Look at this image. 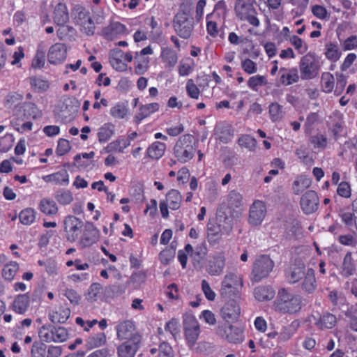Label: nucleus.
Masks as SVG:
<instances>
[{
	"mask_svg": "<svg viewBox=\"0 0 357 357\" xmlns=\"http://www.w3.org/2000/svg\"><path fill=\"white\" fill-rule=\"evenodd\" d=\"M75 20L77 23L82 27L84 33L88 36H91L94 33L96 26L89 12L82 9L78 13Z\"/></svg>",
	"mask_w": 357,
	"mask_h": 357,
	"instance_id": "17",
	"label": "nucleus"
},
{
	"mask_svg": "<svg viewBox=\"0 0 357 357\" xmlns=\"http://www.w3.org/2000/svg\"><path fill=\"white\" fill-rule=\"evenodd\" d=\"M222 231L220 225L215 223H208L207 225V238L211 245L218 243L222 237Z\"/></svg>",
	"mask_w": 357,
	"mask_h": 357,
	"instance_id": "32",
	"label": "nucleus"
},
{
	"mask_svg": "<svg viewBox=\"0 0 357 357\" xmlns=\"http://www.w3.org/2000/svg\"><path fill=\"white\" fill-rule=\"evenodd\" d=\"M226 259L224 255L218 254L208 260L206 265L207 273L212 276H218L222 273L225 266Z\"/></svg>",
	"mask_w": 357,
	"mask_h": 357,
	"instance_id": "15",
	"label": "nucleus"
},
{
	"mask_svg": "<svg viewBox=\"0 0 357 357\" xmlns=\"http://www.w3.org/2000/svg\"><path fill=\"white\" fill-rule=\"evenodd\" d=\"M301 280V289L305 293L312 294L317 288L314 270L312 268H307L306 273Z\"/></svg>",
	"mask_w": 357,
	"mask_h": 357,
	"instance_id": "24",
	"label": "nucleus"
},
{
	"mask_svg": "<svg viewBox=\"0 0 357 357\" xmlns=\"http://www.w3.org/2000/svg\"><path fill=\"white\" fill-rule=\"evenodd\" d=\"M311 184L312 181L310 178L305 175H300L296 177L292 183V191L294 194L298 195L310 188Z\"/></svg>",
	"mask_w": 357,
	"mask_h": 357,
	"instance_id": "33",
	"label": "nucleus"
},
{
	"mask_svg": "<svg viewBox=\"0 0 357 357\" xmlns=\"http://www.w3.org/2000/svg\"><path fill=\"white\" fill-rule=\"evenodd\" d=\"M269 114L272 121L276 122L281 120L284 116L282 106L278 102H273L269 105Z\"/></svg>",
	"mask_w": 357,
	"mask_h": 357,
	"instance_id": "46",
	"label": "nucleus"
},
{
	"mask_svg": "<svg viewBox=\"0 0 357 357\" xmlns=\"http://www.w3.org/2000/svg\"><path fill=\"white\" fill-rule=\"evenodd\" d=\"M336 76L337 83L334 93L335 96H338L342 93L344 87L346 86L347 83V77L342 73L336 74Z\"/></svg>",
	"mask_w": 357,
	"mask_h": 357,
	"instance_id": "60",
	"label": "nucleus"
},
{
	"mask_svg": "<svg viewBox=\"0 0 357 357\" xmlns=\"http://www.w3.org/2000/svg\"><path fill=\"white\" fill-rule=\"evenodd\" d=\"M185 251L192 258V261L197 263H199L207 254V248L204 243L197 245L195 250L190 244H187L185 245Z\"/></svg>",
	"mask_w": 357,
	"mask_h": 357,
	"instance_id": "30",
	"label": "nucleus"
},
{
	"mask_svg": "<svg viewBox=\"0 0 357 357\" xmlns=\"http://www.w3.org/2000/svg\"><path fill=\"white\" fill-rule=\"evenodd\" d=\"M321 62L319 56L309 52L303 56L299 62V70L302 79H312L316 77L320 70Z\"/></svg>",
	"mask_w": 357,
	"mask_h": 357,
	"instance_id": "3",
	"label": "nucleus"
},
{
	"mask_svg": "<svg viewBox=\"0 0 357 357\" xmlns=\"http://www.w3.org/2000/svg\"><path fill=\"white\" fill-rule=\"evenodd\" d=\"M160 105L157 102L142 105L139 108V112L134 116V122L136 124H139L143 119L158 111Z\"/></svg>",
	"mask_w": 357,
	"mask_h": 357,
	"instance_id": "25",
	"label": "nucleus"
},
{
	"mask_svg": "<svg viewBox=\"0 0 357 357\" xmlns=\"http://www.w3.org/2000/svg\"><path fill=\"white\" fill-rule=\"evenodd\" d=\"M175 256V250L172 248H167L160 253V259L163 264H168Z\"/></svg>",
	"mask_w": 357,
	"mask_h": 357,
	"instance_id": "62",
	"label": "nucleus"
},
{
	"mask_svg": "<svg viewBox=\"0 0 357 357\" xmlns=\"http://www.w3.org/2000/svg\"><path fill=\"white\" fill-rule=\"evenodd\" d=\"M326 57L331 61H337L342 55L337 44L329 43L326 45Z\"/></svg>",
	"mask_w": 357,
	"mask_h": 357,
	"instance_id": "41",
	"label": "nucleus"
},
{
	"mask_svg": "<svg viewBox=\"0 0 357 357\" xmlns=\"http://www.w3.org/2000/svg\"><path fill=\"white\" fill-rule=\"evenodd\" d=\"M183 328L187 344L192 347L196 343L199 333V324L192 314L185 313L183 317Z\"/></svg>",
	"mask_w": 357,
	"mask_h": 357,
	"instance_id": "7",
	"label": "nucleus"
},
{
	"mask_svg": "<svg viewBox=\"0 0 357 357\" xmlns=\"http://www.w3.org/2000/svg\"><path fill=\"white\" fill-rule=\"evenodd\" d=\"M54 198L61 205L70 204L73 200L72 192L66 189L58 190L55 192Z\"/></svg>",
	"mask_w": 357,
	"mask_h": 357,
	"instance_id": "43",
	"label": "nucleus"
},
{
	"mask_svg": "<svg viewBox=\"0 0 357 357\" xmlns=\"http://www.w3.org/2000/svg\"><path fill=\"white\" fill-rule=\"evenodd\" d=\"M103 287L99 283H93L89 287L86 299L90 301H96L99 298H102Z\"/></svg>",
	"mask_w": 357,
	"mask_h": 357,
	"instance_id": "40",
	"label": "nucleus"
},
{
	"mask_svg": "<svg viewBox=\"0 0 357 357\" xmlns=\"http://www.w3.org/2000/svg\"><path fill=\"white\" fill-rule=\"evenodd\" d=\"M173 26L181 38L188 39L193 31L194 19L185 12H179L174 17Z\"/></svg>",
	"mask_w": 357,
	"mask_h": 357,
	"instance_id": "6",
	"label": "nucleus"
},
{
	"mask_svg": "<svg viewBox=\"0 0 357 357\" xmlns=\"http://www.w3.org/2000/svg\"><path fill=\"white\" fill-rule=\"evenodd\" d=\"M266 207L264 202L256 200L250 208L249 222L254 226L259 225L264 219Z\"/></svg>",
	"mask_w": 357,
	"mask_h": 357,
	"instance_id": "12",
	"label": "nucleus"
},
{
	"mask_svg": "<svg viewBox=\"0 0 357 357\" xmlns=\"http://www.w3.org/2000/svg\"><path fill=\"white\" fill-rule=\"evenodd\" d=\"M172 210H177L180 208L182 196L177 190L172 189L166 195L165 200Z\"/></svg>",
	"mask_w": 357,
	"mask_h": 357,
	"instance_id": "36",
	"label": "nucleus"
},
{
	"mask_svg": "<svg viewBox=\"0 0 357 357\" xmlns=\"http://www.w3.org/2000/svg\"><path fill=\"white\" fill-rule=\"evenodd\" d=\"M158 357H174V351L168 342H162L160 344Z\"/></svg>",
	"mask_w": 357,
	"mask_h": 357,
	"instance_id": "64",
	"label": "nucleus"
},
{
	"mask_svg": "<svg viewBox=\"0 0 357 357\" xmlns=\"http://www.w3.org/2000/svg\"><path fill=\"white\" fill-rule=\"evenodd\" d=\"M114 134L112 126L105 124L101 127L98 132V137L100 142H106Z\"/></svg>",
	"mask_w": 357,
	"mask_h": 357,
	"instance_id": "50",
	"label": "nucleus"
},
{
	"mask_svg": "<svg viewBox=\"0 0 357 357\" xmlns=\"http://www.w3.org/2000/svg\"><path fill=\"white\" fill-rule=\"evenodd\" d=\"M64 231L68 241H75L82 232L84 222L73 215L67 216L64 221Z\"/></svg>",
	"mask_w": 357,
	"mask_h": 357,
	"instance_id": "9",
	"label": "nucleus"
},
{
	"mask_svg": "<svg viewBox=\"0 0 357 357\" xmlns=\"http://www.w3.org/2000/svg\"><path fill=\"white\" fill-rule=\"evenodd\" d=\"M273 307L276 312L282 314H296L302 308L301 297L282 288L278 291Z\"/></svg>",
	"mask_w": 357,
	"mask_h": 357,
	"instance_id": "1",
	"label": "nucleus"
},
{
	"mask_svg": "<svg viewBox=\"0 0 357 357\" xmlns=\"http://www.w3.org/2000/svg\"><path fill=\"white\" fill-rule=\"evenodd\" d=\"M100 236L99 230L91 222H86L79 245L82 248H86L96 243Z\"/></svg>",
	"mask_w": 357,
	"mask_h": 357,
	"instance_id": "14",
	"label": "nucleus"
},
{
	"mask_svg": "<svg viewBox=\"0 0 357 357\" xmlns=\"http://www.w3.org/2000/svg\"><path fill=\"white\" fill-rule=\"evenodd\" d=\"M227 11L226 2L224 0H220L216 3L212 13H213V16L225 20Z\"/></svg>",
	"mask_w": 357,
	"mask_h": 357,
	"instance_id": "59",
	"label": "nucleus"
},
{
	"mask_svg": "<svg viewBox=\"0 0 357 357\" xmlns=\"http://www.w3.org/2000/svg\"><path fill=\"white\" fill-rule=\"evenodd\" d=\"M290 42L299 54H304L307 51V45L298 36L295 35L292 36L290 38Z\"/></svg>",
	"mask_w": 357,
	"mask_h": 357,
	"instance_id": "55",
	"label": "nucleus"
},
{
	"mask_svg": "<svg viewBox=\"0 0 357 357\" xmlns=\"http://www.w3.org/2000/svg\"><path fill=\"white\" fill-rule=\"evenodd\" d=\"M267 84L266 79L262 75H255L250 77L248 85L252 90L257 91V87L259 86H264Z\"/></svg>",
	"mask_w": 357,
	"mask_h": 357,
	"instance_id": "58",
	"label": "nucleus"
},
{
	"mask_svg": "<svg viewBox=\"0 0 357 357\" xmlns=\"http://www.w3.org/2000/svg\"><path fill=\"white\" fill-rule=\"evenodd\" d=\"M238 143L240 146L245 147L250 151H254L257 146L256 139L248 135H242L239 137Z\"/></svg>",
	"mask_w": 357,
	"mask_h": 357,
	"instance_id": "52",
	"label": "nucleus"
},
{
	"mask_svg": "<svg viewBox=\"0 0 357 357\" xmlns=\"http://www.w3.org/2000/svg\"><path fill=\"white\" fill-rule=\"evenodd\" d=\"M24 102L22 95L13 92L6 96L5 106L8 109H13L14 115L20 116L22 106Z\"/></svg>",
	"mask_w": 357,
	"mask_h": 357,
	"instance_id": "18",
	"label": "nucleus"
},
{
	"mask_svg": "<svg viewBox=\"0 0 357 357\" xmlns=\"http://www.w3.org/2000/svg\"><path fill=\"white\" fill-rule=\"evenodd\" d=\"M46 345L40 342H35L31 348V357H46Z\"/></svg>",
	"mask_w": 357,
	"mask_h": 357,
	"instance_id": "57",
	"label": "nucleus"
},
{
	"mask_svg": "<svg viewBox=\"0 0 357 357\" xmlns=\"http://www.w3.org/2000/svg\"><path fill=\"white\" fill-rule=\"evenodd\" d=\"M67 49L63 43H55L49 50L47 58L50 63L57 64L63 62L66 58Z\"/></svg>",
	"mask_w": 357,
	"mask_h": 357,
	"instance_id": "16",
	"label": "nucleus"
},
{
	"mask_svg": "<svg viewBox=\"0 0 357 357\" xmlns=\"http://www.w3.org/2000/svg\"><path fill=\"white\" fill-rule=\"evenodd\" d=\"M107 342V336L104 333H98L91 335L86 340V347L88 349L98 348L105 345Z\"/></svg>",
	"mask_w": 357,
	"mask_h": 357,
	"instance_id": "34",
	"label": "nucleus"
},
{
	"mask_svg": "<svg viewBox=\"0 0 357 357\" xmlns=\"http://www.w3.org/2000/svg\"><path fill=\"white\" fill-rule=\"evenodd\" d=\"M116 335L120 340L141 343L142 337L137 331L135 326L131 320L120 321L116 326Z\"/></svg>",
	"mask_w": 357,
	"mask_h": 357,
	"instance_id": "8",
	"label": "nucleus"
},
{
	"mask_svg": "<svg viewBox=\"0 0 357 357\" xmlns=\"http://www.w3.org/2000/svg\"><path fill=\"white\" fill-rule=\"evenodd\" d=\"M243 287L241 278L233 273H227L221 283L220 294L225 298L238 297L239 288Z\"/></svg>",
	"mask_w": 357,
	"mask_h": 357,
	"instance_id": "4",
	"label": "nucleus"
},
{
	"mask_svg": "<svg viewBox=\"0 0 357 357\" xmlns=\"http://www.w3.org/2000/svg\"><path fill=\"white\" fill-rule=\"evenodd\" d=\"M19 270V265L17 262L13 261L6 264L2 269V275L5 280L11 281Z\"/></svg>",
	"mask_w": 357,
	"mask_h": 357,
	"instance_id": "44",
	"label": "nucleus"
},
{
	"mask_svg": "<svg viewBox=\"0 0 357 357\" xmlns=\"http://www.w3.org/2000/svg\"><path fill=\"white\" fill-rule=\"evenodd\" d=\"M22 109H23V114L24 119L32 118L35 119L37 117V108L33 103L24 102Z\"/></svg>",
	"mask_w": 357,
	"mask_h": 357,
	"instance_id": "53",
	"label": "nucleus"
},
{
	"mask_svg": "<svg viewBox=\"0 0 357 357\" xmlns=\"http://www.w3.org/2000/svg\"><path fill=\"white\" fill-rule=\"evenodd\" d=\"M102 35L107 40H112L116 36L127 33L126 26L118 22H114L102 30Z\"/></svg>",
	"mask_w": 357,
	"mask_h": 357,
	"instance_id": "20",
	"label": "nucleus"
},
{
	"mask_svg": "<svg viewBox=\"0 0 357 357\" xmlns=\"http://www.w3.org/2000/svg\"><path fill=\"white\" fill-rule=\"evenodd\" d=\"M213 17V13H211L208 14L206 17L207 23H206V29L208 33L213 36L215 37L218 33V25L215 22L211 20V18Z\"/></svg>",
	"mask_w": 357,
	"mask_h": 357,
	"instance_id": "61",
	"label": "nucleus"
},
{
	"mask_svg": "<svg viewBox=\"0 0 357 357\" xmlns=\"http://www.w3.org/2000/svg\"><path fill=\"white\" fill-rule=\"evenodd\" d=\"M30 305V297L28 294L16 296L10 305L11 309L19 314H25Z\"/></svg>",
	"mask_w": 357,
	"mask_h": 357,
	"instance_id": "19",
	"label": "nucleus"
},
{
	"mask_svg": "<svg viewBox=\"0 0 357 357\" xmlns=\"http://www.w3.org/2000/svg\"><path fill=\"white\" fill-rule=\"evenodd\" d=\"M355 271V265L353 262L351 253L347 252L343 260L342 263V275L345 277H349L354 274Z\"/></svg>",
	"mask_w": 357,
	"mask_h": 357,
	"instance_id": "42",
	"label": "nucleus"
},
{
	"mask_svg": "<svg viewBox=\"0 0 357 357\" xmlns=\"http://www.w3.org/2000/svg\"><path fill=\"white\" fill-rule=\"evenodd\" d=\"M229 207L232 208H239L242 205V195L236 190H231L227 197Z\"/></svg>",
	"mask_w": 357,
	"mask_h": 357,
	"instance_id": "51",
	"label": "nucleus"
},
{
	"mask_svg": "<svg viewBox=\"0 0 357 357\" xmlns=\"http://www.w3.org/2000/svg\"><path fill=\"white\" fill-rule=\"evenodd\" d=\"M166 149L165 144L160 142H153L147 149V155L152 159L160 158Z\"/></svg>",
	"mask_w": 357,
	"mask_h": 357,
	"instance_id": "37",
	"label": "nucleus"
},
{
	"mask_svg": "<svg viewBox=\"0 0 357 357\" xmlns=\"http://www.w3.org/2000/svg\"><path fill=\"white\" fill-rule=\"evenodd\" d=\"M220 314L227 322L237 321L241 314V307L237 301L233 298L227 301L221 308Z\"/></svg>",
	"mask_w": 357,
	"mask_h": 357,
	"instance_id": "11",
	"label": "nucleus"
},
{
	"mask_svg": "<svg viewBox=\"0 0 357 357\" xmlns=\"http://www.w3.org/2000/svg\"><path fill=\"white\" fill-rule=\"evenodd\" d=\"M218 334L224 337L231 343L237 344L243 340V332L241 328L229 325L227 326H219L218 328Z\"/></svg>",
	"mask_w": 357,
	"mask_h": 357,
	"instance_id": "13",
	"label": "nucleus"
},
{
	"mask_svg": "<svg viewBox=\"0 0 357 357\" xmlns=\"http://www.w3.org/2000/svg\"><path fill=\"white\" fill-rule=\"evenodd\" d=\"M53 21L58 26L65 25L69 21V13L66 4L59 3L53 12Z\"/></svg>",
	"mask_w": 357,
	"mask_h": 357,
	"instance_id": "23",
	"label": "nucleus"
},
{
	"mask_svg": "<svg viewBox=\"0 0 357 357\" xmlns=\"http://www.w3.org/2000/svg\"><path fill=\"white\" fill-rule=\"evenodd\" d=\"M321 82L324 92L329 93L333 91L335 86V78L331 73L328 72L323 73L321 77Z\"/></svg>",
	"mask_w": 357,
	"mask_h": 357,
	"instance_id": "39",
	"label": "nucleus"
},
{
	"mask_svg": "<svg viewBox=\"0 0 357 357\" xmlns=\"http://www.w3.org/2000/svg\"><path fill=\"white\" fill-rule=\"evenodd\" d=\"M70 315V310L67 307H61L59 310L52 315V321L58 323H65Z\"/></svg>",
	"mask_w": 357,
	"mask_h": 357,
	"instance_id": "48",
	"label": "nucleus"
},
{
	"mask_svg": "<svg viewBox=\"0 0 357 357\" xmlns=\"http://www.w3.org/2000/svg\"><path fill=\"white\" fill-rule=\"evenodd\" d=\"M53 183L56 185H67L69 183V175L66 170L53 174Z\"/></svg>",
	"mask_w": 357,
	"mask_h": 357,
	"instance_id": "56",
	"label": "nucleus"
},
{
	"mask_svg": "<svg viewBox=\"0 0 357 357\" xmlns=\"http://www.w3.org/2000/svg\"><path fill=\"white\" fill-rule=\"evenodd\" d=\"M235 11L237 17L241 20L252 13H256L254 6L244 0H237L235 5Z\"/></svg>",
	"mask_w": 357,
	"mask_h": 357,
	"instance_id": "28",
	"label": "nucleus"
},
{
	"mask_svg": "<svg viewBox=\"0 0 357 357\" xmlns=\"http://www.w3.org/2000/svg\"><path fill=\"white\" fill-rule=\"evenodd\" d=\"M279 73L280 82L284 86H289L299 81L300 77L296 68H281Z\"/></svg>",
	"mask_w": 357,
	"mask_h": 357,
	"instance_id": "22",
	"label": "nucleus"
},
{
	"mask_svg": "<svg viewBox=\"0 0 357 357\" xmlns=\"http://www.w3.org/2000/svg\"><path fill=\"white\" fill-rule=\"evenodd\" d=\"M306 271L304 266H291L285 270V278L289 283L294 284L303 279Z\"/></svg>",
	"mask_w": 357,
	"mask_h": 357,
	"instance_id": "26",
	"label": "nucleus"
},
{
	"mask_svg": "<svg viewBox=\"0 0 357 357\" xmlns=\"http://www.w3.org/2000/svg\"><path fill=\"white\" fill-rule=\"evenodd\" d=\"M52 325H43L38 330V335L43 342L50 343L52 342Z\"/></svg>",
	"mask_w": 357,
	"mask_h": 357,
	"instance_id": "54",
	"label": "nucleus"
},
{
	"mask_svg": "<svg viewBox=\"0 0 357 357\" xmlns=\"http://www.w3.org/2000/svg\"><path fill=\"white\" fill-rule=\"evenodd\" d=\"M19 219L22 224L29 225L32 224L36 219V212L31 208H26L20 213Z\"/></svg>",
	"mask_w": 357,
	"mask_h": 357,
	"instance_id": "45",
	"label": "nucleus"
},
{
	"mask_svg": "<svg viewBox=\"0 0 357 357\" xmlns=\"http://www.w3.org/2000/svg\"><path fill=\"white\" fill-rule=\"evenodd\" d=\"M29 83L35 91H44L49 88L48 82L38 77H29Z\"/></svg>",
	"mask_w": 357,
	"mask_h": 357,
	"instance_id": "47",
	"label": "nucleus"
},
{
	"mask_svg": "<svg viewBox=\"0 0 357 357\" xmlns=\"http://www.w3.org/2000/svg\"><path fill=\"white\" fill-rule=\"evenodd\" d=\"M160 56L163 62L167 63L166 66L168 68H173L178 61L176 52L169 47H165L162 50Z\"/></svg>",
	"mask_w": 357,
	"mask_h": 357,
	"instance_id": "38",
	"label": "nucleus"
},
{
	"mask_svg": "<svg viewBox=\"0 0 357 357\" xmlns=\"http://www.w3.org/2000/svg\"><path fill=\"white\" fill-rule=\"evenodd\" d=\"M274 267L273 261L267 255H261L256 259L251 273V280L259 282L267 278Z\"/></svg>",
	"mask_w": 357,
	"mask_h": 357,
	"instance_id": "5",
	"label": "nucleus"
},
{
	"mask_svg": "<svg viewBox=\"0 0 357 357\" xmlns=\"http://www.w3.org/2000/svg\"><path fill=\"white\" fill-rule=\"evenodd\" d=\"M40 211L47 215H54L58 213V206L56 203L52 199L43 198L39 203Z\"/></svg>",
	"mask_w": 357,
	"mask_h": 357,
	"instance_id": "35",
	"label": "nucleus"
},
{
	"mask_svg": "<svg viewBox=\"0 0 357 357\" xmlns=\"http://www.w3.org/2000/svg\"><path fill=\"white\" fill-rule=\"evenodd\" d=\"M123 56V52L119 48L111 52L109 62L112 66L118 71H124L127 68L126 63L122 61Z\"/></svg>",
	"mask_w": 357,
	"mask_h": 357,
	"instance_id": "29",
	"label": "nucleus"
},
{
	"mask_svg": "<svg viewBox=\"0 0 357 357\" xmlns=\"http://www.w3.org/2000/svg\"><path fill=\"white\" fill-rule=\"evenodd\" d=\"M312 317L315 326L321 330L332 328L337 321L335 316L329 312H324L322 315H313Z\"/></svg>",
	"mask_w": 357,
	"mask_h": 357,
	"instance_id": "21",
	"label": "nucleus"
},
{
	"mask_svg": "<svg viewBox=\"0 0 357 357\" xmlns=\"http://www.w3.org/2000/svg\"><path fill=\"white\" fill-rule=\"evenodd\" d=\"M186 91L188 95L193 98L198 99L200 93V91L196 84L194 83V81L192 79L188 80L186 84Z\"/></svg>",
	"mask_w": 357,
	"mask_h": 357,
	"instance_id": "63",
	"label": "nucleus"
},
{
	"mask_svg": "<svg viewBox=\"0 0 357 357\" xmlns=\"http://www.w3.org/2000/svg\"><path fill=\"white\" fill-rule=\"evenodd\" d=\"M196 149L193 135L185 134L181 136L176 141L173 149V154L176 161L183 164L193 158Z\"/></svg>",
	"mask_w": 357,
	"mask_h": 357,
	"instance_id": "2",
	"label": "nucleus"
},
{
	"mask_svg": "<svg viewBox=\"0 0 357 357\" xmlns=\"http://www.w3.org/2000/svg\"><path fill=\"white\" fill-rule=\"evenodd\" d=\"M319 205V197L314 190L306 191L301 197L300 206L306 215L314 213L318 209Z\"/></svg>",
	"mask_w": 357,
	"mask_h": 357,
	"instance_id": "10",
	"label": "nucleus"
},
{
	"mask_svg": "<svg viewBox=\"0 0 357 357\" xmlns=\"http://www.w3.org/2000/svg\"><path fill=\"white\" fill-rule=\"evenodd\" d=\"M128 112V109L123 103H117L110 109V114L116 119H124Z\"/></svg>",
	"mask_w": 357,
	"mask_h": 357,
	"instance_id": "49",
	"label": "nucleus"
},
{
	"mask_svg": "<svg viewBox=\"0 0 357 357\" xmlns=\"http://www.w3.org/2000/svg\"><path fill=\"white\" fill-rule=\"evenodd\" d=\"M140 343L125 342L117 347L119 357H134Z\"/></svg>",
	"mask_w": 357,
	"mask_h": 357,
	"instance_id": "31",
	"label": "nucleus"
},
{
	"mask_svg": "<svg viewBox=\"0 0 357 357\" xmlns=\"http://www.w3.org/2000/svg\"><path fill=\"white\" fill-rule=\"evenodd\" d=\"M275 295L274 289L271 286H259L254 289L255 298L260 302L272 300Z\"/></svg>",
	"mask_w": 357,
	"mask_h": 357,
	"instance_id": "27",
	"label": "nucleus"
}]
</instances>
